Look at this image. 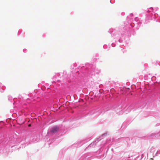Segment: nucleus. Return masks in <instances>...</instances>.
Instances as JSON below:
<instances>
[{"label":"nucleus","mask_w":160,"mask_h":160,"mask_svg":"<svg viewBox=\"0 0 160 160\" xmlns=\"http://www.w3.org/2000/svg\"><path fill=\"white\" fill-rule=\"evenodd\" d=\"M58 130V128L57 127H54L52 128L50 130V132L52 133H55L57 132Z\"/></svg>","instance_id":"f257e3e1"},{"label":"nucleus","mask_w":160,"mask_h":160,"mask_svg":"<svg viewBox=\"0 0 160 160\" xmlns=\"http://www.w3.org/2000/svg\"><path fill=\"white\" fill-rule=\"evenodd\" d=\"M28 127H30L31 126V125L29 124L28 125Z\"/></svg>","instance_id":"7ed1b4c3"},{"label":"nucleus","mask_w":160,"mask_h":160,"mask_svg":"<svg viewBox=\"0 0 160 160\" xmlns=\"http://www.w3.org/2000/svg\"><path fill=\"white\" fill-rule=\"evenodd\" d=\"M43 88H44V87H43ZM42 89H44V88H42Z\"/></svg>","instance_id":"20e7f679"},{"label":"nucleus","mask_w":160,"mask_h":160,"mask_svg":"<svg viewBox=\"0 0 160 160\" xmlns=\"http://www.w3.org/2000/svg\"><path fill=\"white\" fill-rule=\"evenodd\" d=\"M102 93V92H100V91H95L94 92L95 94V96L97 97H99L100 93Z\"/></svg>","instance_id":"f03ea898"}]
</instances>
